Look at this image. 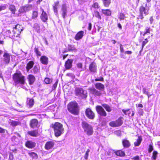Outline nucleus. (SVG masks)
<instances>
[{
  "label": "nucleus",
  "mask_w": 160,
  "mask_h": 160,
  "mask_svg": "<svg viewBox=\"0 0 160 160\" xmlns=\"http://www.w3.org/2000/svg\"><path fill=\"white\" fill-rule=\"evenodd\" d=\"M41 62L44 65H47L48 63V59L46 56H42L40 59Z\"/></svg>",
  "instance_id": "20"
},
{
  "label": "nucleus",
  "mask_w": 160,
  "mask_h": 160,
  "mask_svg": "<svg viewBox=\"0 0 160 160\" xmlns=\"http://www.w3.org/2000/svg\"><path fill=\"white\" fill-rule=\"evenodd\" d=\"M44 82L46 84H49L52 82V80L50 78H47L45 79Z\"/></svg>",
  "instance_id": "43"
},
{
  "label": "nucleus",
  "mask_w": 160,
  "mask_h": 160,
  "mask_svg": "<svg viewBox=\"0 0 160 160\" xmlns=\"http://www.w3.org/2000/svg\"><path fill=\"white\" fill-rule=\"evenodd\" d=\"M12 78L15 85L19 84L21 85L25 84V77L20 72L14 74Z\"/></svg>",
  "instance_id": "1"
},
{
  "label": "nucleus",
  "mask_w": 160,
  "mask_h": 160,
  "mask_svg": "<svg viewBox=\"0 0 160 160\" xmlns=\"http://www.w3.org/2000/svg\"><path fill=\"white\" fill-rule=\"evenodd\" d=\"M4 58L3 60L6 64H8L10 62V56L7 53H5L3 55Z\"/></svg>",
  "instance_id": "16"
},
{
  "label": "nucleus",
  "mask_w": 160,
  "mask_h": 160,
  "mask_svg": "<svg viewBox=\"0 0 160 160\" xmlns=\"http://www.w3.org/2000/svg\"><path fill=\"white\" fill-rule=\"evenodd\" d=\"M68 111L71 113L77 115L78 112V105L77 103L71 102L68 104Z\"/></svg>",
  "instance_id": "4"
},
{
  "label": "nucleus",
  "mask_w": 160,
  "mask_h": 160,
  "mask_svg": "<svg viewBox=\"0 0 160 160\" xmlns=\"http://www.w3.org/2000/svg\"><path fill=\"white\" fill-rule=\"evenodd\" d=\"M150 27H147L146 28L145 31L144 33L143 34V36H145L147 33H150Z\"/></svg>",
  "instance_id": "36"
},
{
  "label": "nucleus",
  "mask_w": 160,
  "mask_h": 160,
  "mask_svg": "<svg viewBox=\"0 0 160 160\" xmlns=\"http://www.w3.org/2000/svg\"><path fill=\"white\" fill-rule=\"evenodd\" d=\"M153 150V148L152 146L151 145H149V147L148 149V152H151Z\"/></svg>",
  "instance_id": "52"
},
{
  "label": "nucleus",
  "mask_w": 160,
  "mask_h": 160,
  "mask_svg": "<svg viewBox=\"0 0 160 160\" xmlns=\"http://www.w3.org/2000/svg\"><path fill=\"white\" fill-rule=\"evenodd\" d=\"M82 126L84 132L88 135H91L93 133V129L92 126L85 121L82 122Z\"/></svg>",
  "instance_id": "3"
},
{
  "label": "nucleus",
  "mask_w": 160,
  "mask_h": 160,
  "mask_svg": "<svg viewBox=\"0 0 160 160\" xmlns=\"http://www.w3.org/2000/svg\"><path fill=\"white\" fill-rule=\"evenodd\" d=\"M34 28H36L37 30L39 29V27L37 23H35L34 25Z\"/></svg>",
  "instance_id": "55"
},
{
  "label": "nucleus",
  "mask_w": 160,
  "mask_h": 160,
  "mask_svg": "<svg viewBox=\"0 0 160 160\" xmlns=\"http://www.w3.org/2000/svg\"><path fill=\"white\" fill-rule=\"evenodd\" d=\"M68 49L69 51H74L77 50V49L74 48L73 45H68Z\"/></svg>",
  "instance_id": "39"
},
{
  "label": "nucleus",
  "mask_w": 160,
  "mask_h": 160,
  "mask_svg": "<svg viewBox=\"0 0 160 160\" xmlns=\"http://www.w3.org/2000/svg\"><path fill=\"white\" fill-rule=\"evenodd\" d=\"M102 12L103 14L107 16H110L111 14V11L109 9H102Z\"/></svg>",
  "instance_id": "29"
},
{
  "label": "nucleus",
  "mask_w": 160,
  "mask_h": 160,
  "mask_svg": "<svg viewBox=\"0 0 160 160\" xmlns=\"http://www.w3.org/2000/svg\"><path fill=\"white\" fill-rule=\"evenodd\" d=\"M115 152L116 154L118 156H123L125 155L124 152L121 150H118Z\"/></svg>",
  "instance_id": "31"
},
{
  "label": "nucleus",
  "mask_w": 160,
  "mask_h": 160,
  "mask_svg": "<svg viewBox=\"0 0 160 160\" xmlns=\"http://www.w3.org/2000/svg\"><path fill=\"white\" fill-rule=\"evenodd\" d=\"M9 10L11 11L12 13H15V8L14 6L13 5H11L10 6Z\"/></svg>",
  "instance_id": "37"
},
{
  "label": "nucleus",
  "mask_w": 160,
  "mask_h": 160,
  "mask_svg": "<svg viewBox=\"0 0 160 160\" xmlns=\"http://www.w3.org/2000/svg\"><path fill=\"white\" fill-rule=\"evenodd\" d=\"M142 138L141 136H138L137 141L134 142V146L135 147L138 146L142 141Z\"/></svg>",
  "instance_id": "26"
},
{
  "label": "nucleus",
  "mask_w": 160,
  "mask_h": 160,
  "mask_svg": "<svg viewBox=\"0 0 160 160\" xmlns=\"http://www.w3.org/2000/svg\"><path fill=\"white\" fill-rule=\"evenodd\" d=\"M58 7H56V6H55L54 5L53 7L54 11V12L56 15H57L58 14V10H57Z\"/></svg>",
  "instance_id": "48"
},
{
  "label": "nucleus",
  "mask_w": 160,
  "mask_h": 160,
  "mask_svg": "<svg viewBox=\"0 0 160 160\" xmlns=\"http://www.w3.org/2000/svg\"><path fill=\"white\" fill-rule=\"evenodd\" d=\"M120 20H123L125 18V16L123 13H120L118 16Z\"/></svg>",
  "instance_id": "33"
},
{
  "label": "nucleus",
  "mask_w": 160,
  "mask_h": 160,
  "mask_svg": "<svg viewBox=\"0 0 160 160\" xmlns=\"http://www.w3.org/2000/svg\"><path fill=\"white\" fill-rule=\"evenodd\" d=\"M34 103V101L32 98H28L27 101V105L29 108H32Z\"/></svg>",
  "instance_id": "17"
},
{
  "label": "nucleus",
  "mask_w": 160,
  "mask_h": 160,
  "mask_svg": "<svg viewBox=\"0 0 160 160\" xmlns=\"http://www.w3.org/2000/svg\"><path fill=\"white\" fill-rule=\"evenodd\" d=\"M58 82H56L53 85L52 89L53 90L55 89L57 87Z\"/></svg>",
  "instance_id": "58"
},
{
  "label": "nucleus",
  "mask_w": 160,
  "mask_h": 160,
  "mask_svg": "<svg viewBox=\"0 0 160 160\" xmlns=\"http://www.w3.org/2000/svg\"><path fill=\"white\" fill-rule=\"evenodd\" d=\"M92 25L91 23H89L88 24V30H90L92 28Z\"/></svg>",
  "instance_id": "62"
},
{
  "label": "nucleus",
  "mask_w": 160,
  "mask_h": 160,
  "mask_svg": "<svg viewBox=\"0 0 160 160\" xmlns=\"http://www.w3.org/2000/svg\"><path fill=\"white\" fill-rule=\"evenodd\" d=\"M23 7L25 9V12L28 11L32 8L31 6L28 5H26L25 6H23Z\"/></svg>",
  "instance_id": "38"
},
{
  "label": "nucleus",
  "mask_w": 160,
  "mask_h": 160,
  "mask_svg": "<svg viewBox=\"0 0 160 160\" xmlns=\"http://www.w3.org/2000/svg\"><path fill=\"white\" fill-rule=\"evenodd\" d=\"M96 109L98 114H100V115L104 117L106 116V113L102 107L99 106H98L96 107Z\"/></svg>",
  "instance_id": "9"
},
{
  "label": "nucleus",
  "mask_w": 160,
  "mask_h": 160,
  "mask_svg": "<svg viewBox=\"0 0 160 160\" xmlns=\"http://www.w3.org/2000/svg\"><path fill=\"white\" fill-rule=\"evenodd\" d=\"M94 14L95 16L96 17H97L98 18H99L100 19H101V17L100 14L99 12H98L97 11H95L94 12Z\"/></svg>",
  "instance_id": "42"
},
{
  "label": "nucleus",
  "mask_w": 160,
  "mask_h": 160,
  "mask_svg": "<svg viewBox=\"0 0 160 160\" xmlns=\"http://www.w3.org/2000/svg\"><path fill=\"white\" fill-rule=\"evenodd\" d=\"M76 93L77 96L82 97L83 98L87 97V92L86 91L84 90L81 88H78L75 89Z\"/></svg>",
  "instance_id": "6"
},
{
  "label": "nucleus",
  "mask_w": 160,
  "mask_h": 160,
  "mask_svg": "<svg viewBox=\"0 0 160 160\" xmlns=\"http://www.w3.org/2000/svg\"><path fill=\"white\" fill-rule=\"evenodd\" d=\"M38 70L39 69L36 66H34L33 69V71L34 72V73H37L38 71Z\"/></svg>",
  "instance_id": "50"
},
{
  "label": "nucleus",
  "mask_w": 160,
  "mask_h": 160,
  "mask_svg": "<svg viewBox=\"0 0 160 160\" xmlns=\"http://www.w3.org/2000/svg\"><path fill=\"white\" fill-rule=\"evenodd\" d=\"M97 66L96 63L92 62L89 65V69L91 72L95 73L97 72Z\"/></svg>",
  "instance_id": "14"
},
{
  "label": "nucleus",
  "mask_w": 160,
  "mask_h": 160,
  "mask_svg": "<svg viewBox=\"0 0 160 160\" xmlns=\"http://www.w3.org/2000/svg\"><path fill=\"white\" fill-rule=\"evenodd\" d=\"M38 16V12L37 11H34L32 13V17L33 18H35L37 17Z\"/></svg>",
  "instance_id": "46"
},
{
  "label": "nucleus",
  "mask_w": 160,
  "mask_h": 160,
  "mask_svg": "<svg viewBox=\"0 0 160 160\" xmlns=\"http://www.w3.org/2000/svg\"><path fill=\"white\" fill-rule=\"evenodd\" d=\"M36 144L35 142L31 141H28L25 143L26 147L29 148H32L36 146Z\"/></svg>",
  "instance_id": "15"
},
{
  "label": "nucleus",
  "mask_w": 160,
  "mask_h": 160,
  "mask_svg": "<svg viewBox=\"0 0 160 160\" xmlns=\"http://www.w3.org/2000/svg\"><path fill=\"white\" fill-rule=\"evenodd\" d=\"M84 32L83 31H81L79 32L76 34L74 37V39L76 40H79L82 38Z\"/></svg>",
  "instance_id": "18"
},
{
  "label": "nucleus",
  "mask_w": 160,
  "mask_h": 160,
  "mask_svg": "<svg viewBox=\"0 0 160 160\" xmlns=\"http://www.w3.org/2000/svg\"><path fill=\"white\" fill-rule=\"evenodd\" d=\"M90 150L89 149H88L86 152L85 154V155L84 158L86 159H88V153L90 152Z\"/></svg>",
  "instance_id": "47"
},
{
  "label": "nucleus",
  "mask_w": 160,
  "mask_h": 160,
  "mask_svg": "<svg viewBox=\"0 0 160 160\" xmlns=\"http://www.w3.org/2000/svg\"><path fill=\"white\" fill-rule=\"evenodd\" d=\"M122 142L123 146L125 148H128L130 145L129 142L127 140H123Z\"/></svg>",
  "instance_id": "28"
},
{
  "label": "nucleus",
  "mask_w": 160,
  "mask_h": 160,
  "mask_svg": "<svg viewBox=\"0 0 160 160\" xmlns=\"http://www.w3.org/2000/svg\"><path fill=\"white\" fill-rule=\"evenodd\" d=\"M102 2L104 6L108 7L111 3V0H102Z\"/></svg>",
  "instance_id": "30"
},
{
  "label": "nucleus",
  "mask_w": 160,
  "mask_h": 160,
  "mask_svg": "<svg viewBox=\"0 0 160 160\" xmlns=\"http://www.w3.org/2000/svg\"><path fill=\"white\" fill-rule=\"evenodd\" d=\"M92 7L94 8H98V4L97 2H95L92 5Z\"/></svg>",
  "instance_id": "53"
},
{
  "label": "nucleus",
  "mask_w": 160,
  "mask_h": 160,
  "mask_svg": "<svg viewBox=\"0 0 160 160\" xmlns=\"http://www.w3.org/2000/svg\"><path fill=\"white\" fill-rule=\"evenodd\" d=\"M129 109H127V110H125L123 109L122 110V111L124 113L125 115H127V112L128 111H129Z\"/></svg>",
  "instance_id": "60"
},
{
  "label": "nucleus",
  "mask_w": 160,
  "mask_h": 160,
  "mask_svg": "<svg viewBox=\"0 0 160 160\" xmlns=\"http://www.w3.org/2000/svg\"><path fill=\"white\" fill-rule=\"evenodd\" d=\"M149 4H148L146 3L145 4V6H141L139 8V11L140 15L139 16V18L141 19H143L144 17L143 14H144L145 15L148 14V11L149 10V7H150Z\"/></svg>",
  "instance_id": "5"
},
{
  "label": "nucleus",
  "mask_w": 160,
  "mask_h": 160,
  "mask_svg": "<svg viewBox=\"0 0 160 160\" xmlns=\"http://www.w3.org/2000/svg\"><path fill=\"white\" fill-rule=\"evenodd\" d=\"M19 12L21 13H23L24 12H25V9L24 8L23 6H22L19 9Z\"/></svg>",
  "instance_id": "51"
},
{
  "label": "nucleus",
  "mask_w": 160,
  "mask_h": 160,
  "mask_svg": "<svg viewBox=\"0 0 160 160\" xmlns=\"http://www.w3.org/2000/svg\"><path fill=\"white\" fill-rule=\"evenodd\" d=\"M29 155L32 158H38V156L37 154L35 152H29L28 153Z\"/></svg>",
  "instance_id": "32"
},
{
  "label": "nucleus",
  "mask_w": 160,
  "mask_h": 160,
  "mask_svg": "<svg viewBox=\"0 0 160 160\" xmlns=\"http://www.w3.org/2000/svg\"><path fill=\"white\" fill-rule=\"evenodd\" d=\"M103 106L108 112H110L111 111L112 108L109 105L107 104H104L103 105Z\"/></svg>",
  "instance_id": "34"
},
{
  "label": "nucleus",
  "mask_w": 160,
  "mask_h": 160,
  "mask_svg": "<svg viewBox=\"0 0 160 160\" xmlns=\"http://www.w3.org/2000/svg\"><path fill=\"white\" fill-rule=\"evenodd\" d=\"M132 159L133 160H140L139 157L138 156H136L133 158Z\"/></svg>",
  "instance_id": "59"
},
{
  "label": "nucleus",
  "mask_w": 160,
  "mask_h": 160,
  "mask_svg": "<svg viewBox=\"0 0 160 160\" xmlns=\"http://www.w3.org/2000/svg\"><path fill=\"white\" fill-rule=\"evenodd\" d=\"M122 118H119L118 120L110 122L109 125L112 127H118L121 126L123 123Z\"/></svg>",
  "instance_id": "7"
},
{
  "label": "nucleus",
  "mask_w": 160,
  "mask_h": 160,
  "mask_svg": "<svg viewBox=\"0 0 160 160\" xmlns=\"http://www.w3.org/2000/svg\"><path fill=\"white\" fill-rule=\"evenodd\" d=\"M41 11L42 12V13L40 16L41 19L43 22H46L48 19L47 14L42 8H41Z\"/></svg>",
  "instance_id": "13"
},
{
  "label": "nucleus",
  "mask_w": 160,
  "mask_h": 160,
  "mask_svg": "<svg viewBox=\"0 0 160 160\" xmlns=\"http://www.w3.org/2000/svg\"><path fill=\"white\" fill-rule=\"evenodd\" d=\"M95 86L97 89L101 91L103 90L104 88V85L100 83H97L95 85Z\"/></svg>",
  "instance_id": "25"
},
{
  "label": "nucleus",
  "mask_w": 160,
  "mask_h": 160,
  "mask_svg": "<svg viewBox=\"0 0 160 160\" xmlns=\"http://www.w3.org/2000/svg\"><path fill=\"white\" fill-rule=\"evenodd\" d=\"M34 64V62L32 61H29L27 64L26 68L28 72L32 68Z\"/></svg>",
  "instance_id": "27"
},
{
  "label": "nucleus",
  "mask_w": 160,
  "mask_h": 160,
  "mask_svg": "<svg viewBox=\"0 0 160 160\" xmlns=\"http://www.w3.org/2000/svg\"><path fill=\"white\" fill-rule=\"evenodd\" d=\"M90 90L91 92L95 95L100 96L101 94L100 91H98L94 88H92L90 89Z\"/></svg>",
  "instance_id": "24"
},
{
  "label": "nucleus",
  "mask_w": 160,
  "mask_h": 160,
  "mask_svg": "<svg viewBox=\"0 0 160 160\" xmlns=\"http://www.w3.org/2000/svg\"><path fill=\"white\" fill-rule=\"evenodd\" d=\"M86 116L89 119H93L95 117V114L90 108L87 109L85 112Z\"/></svg>",
  "instance_id": "8"
},
{
  "label": "nucleus",
  "mask_w": 160,
  "mask_h": 160,
  "mask_svg": "<svg viewBox=\"0 0 160 160\" xmlns=\"http://www.w3.org/2000/svg\"><path fill=\"white\" fill-rule=\"evenodd\" d=\"M29 124L31 128H34L37 127L38 122L37 119H33L30 121Z\"/></svg>",
  "instance_id": "12"
},
{
  "label": "nucleus",
  "mask_w": 160,
  "mask_h": 160,
  "mask_svg": "<svg viewBox=\"0 0 160 160\" xmlns=\"http://www.w3.org/2000/svg\"><path fill=\"white\" fill-rule=\"evenodd\" d=\"M55 142L54 141H50L46 142L44 148L47 150L52 149L54 146Z\"/></svg>",
  "instance_id": "10"
},
{
  "label": "nucleus",
  "mask_w": 160,
  "mask_h": 160,
  "mask_svg": "<svg viewBox=\"0 0 160 160\" xmlns=\"http://www.w3.org/2000/svg\"><path fill=\"white\" fill-rule=\"evenodd\" d=\"M72 61V60L71 59H68L65 62V66L66 69H69L71 68Z\"/></svg>",
  "instance_id": "19"
},
{
  "label": "nucleus",
  "mask_w": 160,
  "mask_h": 160,
  "mask_svg": "<svg viewBox=\"0 0 160 160\" xmlns=\"http://www.w3.org/2000/svg\"><path fill=\"white\" fill-rule=\"evenodd\" d=\"M10 125L13 126H16L17 125H18L19 123L17 121L12 120L10 122Z\"/></svg>",
  "instance_id": "35"
},
{
  "label": "nucleus",
  "mask_w": 160,
  "mask_h": 160,
  "mask_svg": "<svg viewBox=\"0 0 160 160\" xmlns=\"http://www.w3.org/2000/svg\"><path fill=\"white\" fill-rule=\"evenodd\" d=\"M149 20H150V23L151 24H152L153 21V17H151L150 18V19H149Z\"/></svg>",
  "instance_id": "63"
},
{
  "label": "nucleus",
  "mask_w": 160,
  "mask_h": 160,
  "mask_svg": "<svg viewBox=\"0 0 160 160\" xmlns=\"http://www.w3.org/2000/svg\"><path fill=\"white\" fill-rule=\"evenodd\" d=\"M28 133L30 135L34 137H37L38 135V132L36 130L29 131L28 132Z\"/></svg>",
  "instance_id": "23"
},
{
  "label": "nucleus",
  "mask_w": 160,
  "mask_h": 160,
  "mask_svg": "<svg viewBox=\"0 0 160 160\" xmlns=\"http://www.w3.org/2000/svg\"><path fill=\"white\" fill-rule=\"evenodd\" d=\"M113 151L112 150H109L107 152V154L108 156H112Z\"/></svg>",
  "instance_id": "45"
},
{
  "label": "nucleus",
  "mask_w": 160,
  "mask_h": 160,
  "mask_svg": "<svg viewBox=\"0 0 160 160\" xmlns=\"http://www.w3.org/2000/svg\"><path fill=\"white\" fill-rule=\"evenodd\" d=\"M148 41L147 38L145 39V40L142 42V49H143L144 47L146 45V44L148 42Z\"/></svg>",
  "instance_id": "44"
},
{
  "label": "nucleus",
  "mask_w": 160,
  "mask_h": 160,
  "mask_svg": "<svg viewBox=\"0 0 160 160\" xmlns=\"http://www.w3.org/2000/svg\"><path fill=\"white\" fill-rule=\"evenodd\" d=\"M95 81H103V78L102 77L98 78L95 79Z\"/></svg>",
  "instance_id": "54"
},
{
  "label": "nucleus",
  "mask_w": 160,
  "mask_h": 160,
  "mask_svg": "<svg viewBox=\"0 0 160 160\" xmlns=\"http://www.w3.org/2000/svg\"><path fill=\"white\" fill-rule=\"evenodd\" d=\"M7 5L6 4H4L2 6H0L1 10H4L7 8Z\"/></svg>",
  "instance_id": "49"
},
{
  "label": "nucleus",
  "mask_w": 160,
  "mask_h": 160,
  "mask_svg": "<svg viewBox=\"0 0 160 160\" xmlns=\"http://www.w3.org/2000/svg\"><path fill=\"white\" fill-rule=\"evenodd\" d=\"M62 14L63 18H65V17L67 15V9L66 7L65 4H63L61 8Z\"/></svg>",
  "instance_id": "21"
},
{
  "label": "nucleus",
  "mask_w": 160,
  "mask_h": 160,
  "mask_svg": "<svg viewBox=\"0 0 160 160\" xmlns=\"http://www.w3.org/2000/svg\"><path fill=\"white\" fill-rule=\"evenodd\" d=\"M34 51L35 53L38 57V56H41V52L38 50V48H35Z\"/></svg>",
  "instance_id": "40"
},
{
  "label": "nucleus",
  "mask_w": 160,
  "mask_h": 160,
  "mask_svg": "<svg viewBox=\"0 0 160 160\" xmlns=\"http://www.w3.org/2000/svg\"><path fill=\"white\" fill-rule=\"evenodd\" d=\"M55 136L57 137L60 136L64 132L62 125L58 122H56L53 125Z\"/></svg>",
  "instance_id": "2"
},
{
  "label": "nucleus",
  "mask_w": 160,
  "mask_h": 160,
  "mask_svg": "<svg viewBox=\"0 0 160 160\" xmlns=\"http://www.w3.org/2000/svg\"><path fill=\"white\" fill-rule=\"evenodd\" d=\"M116 134L118 136H119L121 134V132L120 131H116L115 132Z\"/></svg>",
  "instance_id": "64"
},
{
  "label": "nucleus",
  "mask_w": 160,
  "mask_h": 160,
  "mask_svg": "<svg viewBox=\"0 0 160 160\" xmlns=\"http://www.w3.org/2000/svg\"><path fill=\"white\" fill-rule=\"evenodd\" d=\"M158 154V152L157 151H154L153 152L152 156V158L154 160H155L157 158V155Z\"/></svg>",
  "instance_id": "41"
},
{
  "label": "nucleus",
  "mask_w": 160,
  "mask_h": 160,
  "mask_svg": "<svg viewBox=\"0 0 160 160\" xmlns=\"http://www.w3.org/2000/svg\"><path fill=\"white\" fill-rule=\"evenodd\" d=\"M27 78L29 81V84H32L35 80V77L32 75H29L28 76Z\"/></svg>",
  "instance_id": "22"
},
{
  "label": "nucleus",
  "mask_w": 160,
  "mask_h": 160,
  "mask_svg": "<svg viewBox=\"0 0 160 160\" xmlns=\"http://www.w3.org/2000/svg\"><path fill=\"white\" fill-rule=\"evenodd\" d=\"M120 51L121 52H124V49L123 48V47H122V44H120Z\"/></svg>",
  "instance_id": "61"
},
{
  "label": "nucleus",
  "mask_w": 160,
  "mask_h": 160,
  "mask_svg": "<svg viewBox=\"0 0 160 160\" xmlns=\"http://www.w3.org/2000/svg\"><path fill=\"white\" fill-rule=\"evenodd\" d=\"M22 27L19 24H17L13 28V32L17 35H19L22 30Z\"/></svg>",
  "instance_id": "11"
},
{
  "label": "nucleus",
  "mask_w": 160,
  "mask_h": 160,
  "mask_svg": "<svg viewBox=\"0 0 160 160\" xmlns=\"http://www.w3.org/2000/svg\"><path fill=\"white\" fill-rule=\"evenodd\" d=\"M143 93L144 94H145L146 95L148 94V93L149 92L146 90V88H143Z\"/></svg>",
  "instance_id": "57"
},
{
  "label": "nucleus",
  "mask_w": 160,
  "mask_h": 160,
  "mask_svg": "<svg viewBox=\"0 0 160 160\" xmlns=\"http://www.w3.org/2000/svg\"><path fill=\"white\" fill-rule=\"evenodd\" d=\"M5 132V130L0 127V133H4Z\"/></svg>",
  "instance_id": "56"
}]
</instances>
